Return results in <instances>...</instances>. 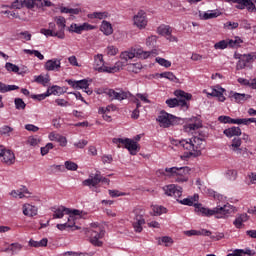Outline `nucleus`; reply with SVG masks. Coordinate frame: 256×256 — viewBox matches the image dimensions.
Returning a JSON list of instances; mask_svg holds the SVG:
<instances>
[{"label": "nucleus", "instance_id": "nucleus-1", "mask_svg": "<svg viewBox=\"0 0 256 256\" xmlns=\"http://www.w3.org/2000/svg\"><path fill=\"white\" fill-rule=\"evenodd\" d=\"M177 201L181 205L194 207L197 215H201L202 217H213L215 215L216 219H227L232 213H235V208L230 204L217 206L213 209L203 207V204L197 203L199 201V194H194L192 197L184 198L183 200L177 199Z\"/></svg>", "mask_w": 256, "mask_h": 256}, {"label": "nucleus", "instance_id": "nucleus-2", "mask_svg": "<svg viewBox=\"0 0 256 256\" xmlns=\"http://www.w3.org/2000/svg\"><path fill=\"white\" fill-rule=\"evenodd\" d=\"M204 141L205 140H203V138H199L197 136L181 140L180 146L184 148V157H199L202 149H205V145L203 144Z\"/></svg>", "mask_w": 256, "mask_h": 256}, {"label": "nucleus", "instance_id": "nucleus-3", "mask_svg": "<svg viewBox=\"0 0 256 256\" xmlns=\"http://www.w3.org/2000/svg\"><path fill=\"white\" fill-rule=\"evenodd\" d=\"M190 172L191 169L185 166L165 168V170H158L157 173H159L160 175H165V173H168V177H174L177 183H187V181H189Z\"/></svg>", "mask_w": 256, "mask_h": 256}, {"label": "nucleus", "instance_id": "nucleus-4", "mask_svg": "<svg viewBox=\"0 0 256 256\" xmlns=\"http://www.w3.org/2000/svg\"><path fill=\"white\" fill-rule=\"evenodd\" d=\"M123 65V61H118L113 66H105L103 54L94 56V69L98 71V73H117V71L123 69Z\"/></svg>", "mask_w": 256, "mask_h": 256}, {"label": "nucleus", "instance_id": "nucleus-5", "mask_svg": "<svg viewBox=\"0 0 256 256\" xmlns=\"http://www.w3.org/2000/svg\"><path fill=\"white\" fill-rule=\"evenodd\" d=\"M151 55H157V50L152 51H143L142 49H132L131 51H125L120 54V59H122L123 67L127 64V62L131 59H135V57H139L140 59H149Z\"/></svg>", "mask_w": 256, "mask_h": 256}, {"label": "nucleus", "instance_id": "nucleus-6", "mask_svg": "<svg viewBox=\"0 0 256 256\" xmlns=\"http://www.w3.org/2000/svg\"><path fill=\"white\" fill-rule=\"evenodd\" d=\"M53 219H63L65 215H69L68 221H77V219H81V212L77 209H70L64 206H60L58 208H53Z\"/></svg>", "mask_w": 256, "mask_h": 256}, {"label": "nucleus", "instance_id": "nucleus-7", "mask_svg": "<svg viewBox=\"0 0 256 256\" xmlns=\"http://www.w3.org/2000/svg\"><path fill=\"white\" fill-rule=\"evenodd\" d=\"M156 121L163 129H169V127L179 125V123H181V118L173 116V114H169L166 111L162 110L156 118Z\"/></svg>", "mask_w": 256, "mask_h": 256}, {"label": "nucleus", "instance_id": "nucleus-8", "mask_svg": "<svg viewBox=\"0 0 256 256\" xmlns=\"http://www.w3.org/2000/svg\"><path fill=\"white\" fill-rule=\"evenodd\" d=\"M112 141L115 143V145H118V147L124 145L125 149L129 151L130 155H137V153L141 151V146H139L135 140H131L129 138H114Z\"/></svg>", "mask_w": 256, "mask_h": 256}, {"label": "nucleus", "instance_id": "nucleus-9", "mask_svg": "<svg viewBox=\"0 0 256 256\" xmlns=\"http://www.w3.org/2000/svg\"><path fill=\"white\" fill-rule=\"evenodd\" d=\"M100 183H105L106 185H109L110 180L107 177L101 176V172L99 171H97L94 175L91 174L90 178L82 182L85 187H97Z\"/></svg>", "mask_w": 256, "mask_h": 256}, {"label": "nucleus", "instance_id": "nucleus-10", "mask_svg": "<svg viewBox=\"0 0 256 256\" xmlns=\"http://www.w3.org/2000/svg\"><path fill=\"white\" fill-rule=\"evenodd\" d=\"M104 93L108 95L111 101H125V99H129V96L131 95L130 92H125L123 90L116 91L115 89H107Z\"/></svg>", "mask_w": 256, "mask_h": 256}, {"label": "nucleus", "instance_id": "nucleus-11", "mask_svg": "<svg viewBox=\"0 0 256 256\" xmlns=\"http://www.w3.org/2000/svg\"><path fill=\"white\" fill-rule=\"evenodd\" d=\"M134 219L132 225L136 233H141L143 231V225H145V217L143 216V211L135 210Z\"/></svg>", "mask_w": 256, "mask_h": 256}, {"label": "nucleus", "instance_id": "nucleus-12", "mask_svg": "<svg viewBox=\"0 0 256 256\" xmlns=\"http://www.w3.org/2000/svg\"><path fill=\"white\" fill-rule=\"evenodd\" d=\"M147 13L143 10H139L133 17V25L138 29H145L147 27Z\"/></svg>", "mask_w": 256, "mask_h": 256}, {"label": "nucleus", "instance_id": "nucleus-13", "mask_svg": "<svg viewBox=\"0 0 256 256\" xmlns=\"http://www.w3.org/2000/svg\"><path fill=\"white\" fill-rule=\"evenodd\" d=\"M93 29H97V26L91 25L87 22H84L83 24H71L69 27V31L71 33H77V35H81L83 31H93Z\"/></svg>", "mask_w": 256, "mask_h": 256}, {"label": "nucleus", "instance_id": "nucleus-14", "mask_svg": "<svg viewBox=\"0 0 256 256\" xmlns=\"http://www.w3.org/2000/svg\"><path fill=\"white\" fill-rule=\"evenodd\" d=\"M174 95L176 97H180V99H178L177 107H181L182 109H189V106H187V101H190L192 97L191 94L186 93L185 91H182V90H176Z\"/></svg>", "mask_w": 256, "mask_h": 256}, {"label": "nucleus", "instance_id": "nucleus-15", "mask_svg": "<svg viewBox=\"0 0 256 256\" xmlns=\"http://www.w3.org/2000/svg\"><path fill=\"white\" fill-rule=\"evenodd\" d=\"M163 191L165 195H168V197H174L175 199H179V197L183 195L181 187H177L175 184L164 186Z\"/></svg>", "mask_w": 256, "mask_h": 256}, {"label": "nucleus", "instance_id": "nucleus-16", "mask_svg": "<svg viewBox=\"0 0 256 256\" xmlns=\"http://www.w3.org/2000/svg\"><path fill=\"white\" fill-rule=\"evenodd\" d=\"M88 233L90 235V243H92V245H95L96 247H101V245H103V242H101L99 239H103L105 231L90 230Z\"/></svg>", "mask_w": 256, "mask_h": 256}, {"label": "nucleus", "instance_id": "nucleus-17", "mask_svg": "<svg viewBox=\"0 0 256 256\" xmlns=\"http://www.w3.org/2000/svg\"><path fill=\"white\" fill-rule=\"evenodd\" d=\"M66 82L68 83V85H70V87H72V89H89V81H87V79H83V80H66Z\"/></svg>", "mask_w": 256, "mask_h": 256}, {"label": "nucleus", "instance_id": "nucleus-18", "mask_svg": "<svg viewBox=\"0 0 256 256\" xmlns=\"http://www.w3.org/2000/svg\"><path fill=\"white\" fill-rule=\"evenodd\" d=\"M203 125L201 124V119L197 117H193L190 120V123L184 126V129L187 133H191V131H197V129H201Z\"/></svg>", "mask_w": 256, "mask_h": 256}, {"label": "nucleus", "instance_id": "nucleus-19", "mask_svg": "<svg viewBox=\"0 0 256 256\" xmlns=\"http://www.w3.org/2000/svg\"><path fill=\"white\" fill-rule=\"evenodd\" d=\"M229 97L235 103H245V101H247L248 99H251V95L249 94H244V93L241 94L233 91L230 92Z\"/></svg>", "mask_w": 256, "mask_h": 256}, {"label": "nucleus", "instance_id": "nucleus-20", "mask_svg": "<svg viewBox=\"0 0 256 256\" xmlns=\"http://www.w3.org/2000/svg\"><path fill=\"white\" fill-rule=\"evenodd\" d=\"M46 71H59L61 69V60L50 59L44 65Z\"/></svg>", "mask_w": 256, "mask_h": 256}, {"label": "nucleus", "instance_id": "nucleus-21", "mask_svg": "<svg viewBox=\"0 0 256 256\" xmlns=\"http://www.w3.org/2000/svg\"><path fill=\"white\" fill-rule=\"evenodd\" d=\"M23 215L26 217H35L38 213L37 206H33L31 204H24L22 207Z\"/></svg>", "mask_w": 256, "mask_h": 256}, {"label": "nucleus", "instance_id": "nucleus-22", "mask_svg": "<svg viewBox=\"0 0 256 256\" xmlns=\"http://www.w3.org/2000/svg\"><path fill=\"white\" fill-rule=\"evenodd\" d=\"M1 157H3L2 161L6 165H13V163H15V153H13L11 150H4Z\"/></svg>", "mask_w": 256, "mask_h": 256}, {"label": "nucleus", "instance_id": "nucleus-23", "mask_svg": "<svg viewBox=\"0 0 256 256\" xmlns=\"http://www.w3.org/2000/svg\"><path fill=\"white\" fill-rule=\"evenodd\" d=\"M223 93H225V89L224 88H221V87H218V88H213L212 90H211V92L210 93H208V95L210 96V97H217L218 98V100L221 102V103H223V102H225V96L223 95Z\"/></svg>", "mask_w": 256, "mask_h": 256}, {"label": "nucleus", "instance_id": "nucleus-24", "mask_svg": "<svg viewBox=\"0 0 256 256\" xmlns=\"http://www.w3.org/2000/svg\"><path fill=\"white\" fill-rule=\"evenodd\" d=\"M40 33L42 35H45V37H57L58 39H65V34H63V32L49 30V28L48 29L42 28L40 30Z\"/></svg>", "mask_w": 256, "mask_h": 256}, {"label": "nucleus", "instance_id": "nucleus-25", "mask_svg": "<svg viewBox=\"0 0 256 256\" xmlns=\"http://www.w3.org/2000/svg\"><path fill=\"white\" fill-rule=\"evenodd\" d=\"M24 7L26 9H41L43 7V0H24Z\"/></svg>", "mask_w": 256, "mask_h": 256}, {"label": "nucleus", "instance_id": "nucleus-26", "mask_svg": "<svg viewBox=\"0 0 256 256\" xmlns=\"http://www.w3.org/2000/svg\"><path fill=\"white\" fill-rule=\"evenodd\" d=\"M57 229L59 231H65V229H72V231H78V229H81V227L75 225V220L74 221H69L64 223V224H57Z\"/></svg>", "mask_w": 256, "mask_h": 256}, {"label": "nucleus", "instance_id": "nucleus-27", "mask_svg": "<svg viewBox=\"0 0 256 256\" xmlns=\"http://www.w3.org/2000/svg\"><path fill=\"white\" fill-rule=\"evenodd\" d=\"M255 122V118H238L233 119L230 117L229 124L231 125H249L250 123Z\"/></svg>", "mask_w": 256, "mask_h": 256}, {"label": "nucleus", "instance_id": "nucleus-28", "mask_svg": "<svg viewBox=\"0 0 256 256\" xmlns=\"http://www.w3.org/2000/svg\"><path fill=\"white\" fill-rule=\"evenodd\" d=\"M23 249V245H21L20 243H12L10 244L5 250V253H9L12 252V255H17L20 253V251Z\"/></svg>", "mask_w": 256, "mask_h": 256}, {"label": "nucleus", "instance_id": "nucleus-29", "mask_svg": "<svg viewBox=\"0 0 256 256\" xmlns=\"http://www.w3.org/2000/svg\"><path fill=\"white\" fill-rule=\"evenodd\" d=\"M224 135H226V137H239V135H241V128L233 126L231 128H227L224 130Z\"/></svg>", "mask_w": 256, "mask_h": 256}, {"label": "nucleus", "instance_id": "nucleus-30", "mask_svg": "<svg viewBox=\"0 0 256 256\" xmlns=\"http://www.w3.org/2000/svg\"><path fill=\"white\" fill-rule=\"evenodd\" d=\"M249 220V216L247 214H240L233 222V225L236 229H241L243 227V223Z\"/></svg>", "mask_w": 256, "mask_h": 256}, {"label": "nucleus", "instance_id": "nucleus-31", "mask_svg": "<svg viewBox=\"0 0 256 256\" xmlns=\"http://www.w3.org/2000/svg\"><path fill=\"white\" fill-rule=\"evenodd\" d=\"M100 31L106 36L113 35V26L111 25V22L103 20L100 26Z\"/></svg>", "mask_w": 256, "mask_h": 256}, {"label": "nucleus", "instance_id": "nucleus-32", "mask_svg": "<svg viewBox=\"0 0 256 256\" xmlns=\"http://www.w3.org/2000/svg\"><path fill=\"white\" fill-rule=\"evenodd\" d=\"M55 22H56V25L58 26L57 32L65 35V27H66V23H67V21L65 20V17L59 16L55 19Z\"/></svg>", "mask_w": 256, "mask_h": 256}, {"label": "nucleus", "instance_id": "nucleus-33", "mask_svg": "<svg viewBox=\"0 0 256 256\" xmlns=\"http://www.w3.org/2000/svg\"><path fill=\"white\" fill-rule=\"evenodd\" d=\"M232 151H234L235 153H237V155H240L241 151H243V149H241V139L240 138H234L232 140Z\"/></svg>", "mask_w": 256, "mask_h": 256}, {"label": "nucleus", "instance_id": "nucleus-34", "mask_svg": "<svg viewBox=\"0 0 256 256\" xmlns=\"http://www.w3.org/2000/svg\"><path fill=\"white\" fill-rule=\"evenodd\" d=\"M19 86L17 85H7L5 83L0 82V93H8V91H17Z\"/></svg>", "mask_w": 256, "mask_h": 256}, {"label": "nucleus", "instance_id": "nucleus-35", "mask_svg": "<svg viewBox=\"0 0 256 256\" xmlns=\"http://www.w3.org/2000/svg\"><path fill=\"white\" fill-rule=\"evenodd\" d=\"M158 33L159 35L167 37L168 35H171V33H173V30L169 25H161L160 27H158Z\"/></svg>", "mask_w": 256, "mask_h": 256}, {"label": "nucleus", "instance_id": "nucleus-36", "mask_svg": "<svg viewBox=\"0 0 256 256\" xmlns=\"http://www.w3.org/2000/svg\"><path fill=\"white\" fill-rule=\"evenodd\" d=\"M109 17L108 12H93L88 14V19H107Z\"/></svg>", "mask_w": 256, "mask_h": 256}, {"label": "nucleus", "instance_id": "nucleus-37", "mask_svg": "<svg viewBox=\"0 0 256 256\" xmlns=\"http://www.w3.org/2000/svg\"><path fill=\"white\" fill-rule=\"evenodd\" d=\"M200 17L204 21H207L209 19H215V18L219 17V14L213 10H209V11L205 12L202 16L200 15Z\"/></svg>", "mask_w": 256, "mask_h": 256}, {"label": "nucleus", "instance_id": "nucleus-38", "mask_svg": "<svg viewBox=\"0 0 256 256\" xmlns=\"http://www.w3.org/2000/svg\"><path fill=\"white\" fill-rule=\"evenodd\" d=\"M111 111H117V107L114 104H110L106 107H100L98 109L99 114L111 113Z\"/></svg>", "mask_w": 256, "mask_h": 256}, {"label": "nucleus", "instance_id": "nucleus-39", "mask_svg": "<svg viewBox=\"0 0 256 256\" xmlns=\"http://www.w3.org/2000/svg\"><path fill=\"white\" fill-rule=\"evenodd\" d=\"M227 47H229L227 39L226 40H221V41L214 44V49H216V50L223 51V49H227Z\"/></svg>", "mask_w": 256, "mask_h": 256}, {"label": "nucleus", "instance_id": "nucleus-40", "mask_svg": "<svg viewBox=\"0 0 256 256\" xmlns=\"http://www.w3.org/2000/svg\"><path fill=\"white\" fill-rule=\"evenodd\" d=\"M161 77H164V79H168L169 81H173L174 83H177L179 79L173 74V72H164L160 74Z\"/></svg>", "mask_w": 256, "mask_h": 256}, {"label": "nucleus", "instance_id": "nucleus-41", "mask_svg": "<svg viewBox=\"0 0 256 256\" xmlns=\"http://www.w3.org/2000/svg\"><path fill=\"white\" fill-rule=\"evenodd\" d=\"M228 41V47H239L241 43H243V40L239 37H235V39H227Z\"/></svg>", "mask_w": 256, "mask_h": 256}, {"label": "nucleus", "instance_id": "nucleus-42", "mask_svg": "<svg viewBox=\"0 0 256 256\" xmlns=\"http://www.w3.org/2000/svg\"><path fill=\"white\" fill-rule=\"evenodd\" d=\"M64 165L68 171H77L79 169V165L73 161H66Z\"/></svg>", "mask_w": 256, "mask_h": 256}, {"label": "nucleus", "instance_id": "nucleus-43", "mask_svg": "<svg viewBox=\"0 0 256 256\" xmlns=\"http://www.w3.org/2000/svg\"><path fill=\"white\" fill-rule=\"evenodd\" d=\"M62 92H63V88L59 86H52L50 89H48L49 95H61Z\"/></svg>", "mask_w": 256, "mask_h": 256}, {"label": "nucleus", "instance_id": "nucleus-44", "mask_svg": "<svg viewBox=\"0 0 256 256\" xmlns=\"http://www.w3.org/2000/svg\"><path fill=\"white\" fill-rule=\"evenodd\" d=\"M142 69L141 63H134L128 65V70L132 71V73H138Z\"/></svg>", "mask_w": 256, "mask_h": 256}, {"label": "nucleus", "instance_id": "nucleus-45", "mask_svg": "<svg viewBox=\"0 0 256 256\" xmlns=\"http://www.w3.org/2000/svg\"><path fill=\"white\" fill-rule=\"evenodd\" d=\"M25 0H15L11 6L10 9H23V7H25Z\"/></svg>", "mask_w": 256, "mask_h": 256}, {"label": "nucleus", "instance_id": "nucleus-46", "mask_svg": "<svg viewBox=\"0 0 256 256\" xmlns=\"http://www.w3.org/2000/svg\"><path fill=\"white\" fill-rule=\"evenodd\" d=\"M156 63H159L162 67H171V61L166 60L165 58L156 57Z\"/></svg>", "mask_w": 256, "mask_h": 256}, {"label": "nucleus", "instance_id": "nucleus-47", "mask_svg": "<svg viewBox=\"0 0 256 256\" xmlns=\"http://www.w3.org/2000/svg\"><path fill=\"white\" fill-rule=\"evenodd\" d=\"M5 68H6L8 71L12 72V73H19V66L15 65V64H13V63L7 62V63L5 64Z\"/></svg>", "mask_w": 256, "mask_h": 256}, {"label": "nucleus", "instance_id": "nucleus-48", "mask_svg": "<svg viewBox=\"0 0 256 256\" xmlns=\"http://www.w3.org/2000/svg\"><path fill=\"white\" fill-rule=\"evenodd\" d=\"M246 2V9L249 13H256V6L252 0H245Z\"/></svg>", "mask_w": 256, "mask_h": 256}, {"label": "nucleus", "instance_id": "nucleus-49", "mask_svg": "<svg viewBox=\"0 0 256 256\" xmlns=\"http://www.w3.org/2000/svg\"><path fill=\"white\" fill-rule=\"evenodd\" d=\"M231 3H237V5L235 7H236V9H240L241 11H243V9H245V7H247L246 0H232Z\"/></svg>", "mask_w": 256, "mask_h": 256}, {"label": "nucleus", "instance_id": "nucleus-50", "mask_svg": "<svg viewBox=\"0 0 256 256\" xmlns=\"http://www.w3.org/2000/svg\"><path fill=\"white\" fill-rule=\"evenodd\" d=\"M153 211L155 213V215H163V213H167V208H165L164 206H153Z\"/></svg>", "mask_w": 256, "mask_h": 256}, {"label": "nucleus", "instance_id": "nucleus-51", "mask_svg": "<svg viewBox=\"0 0 256 256\" xmlns=\"http://www.w3.org/2000/svg\"><path fill=\"white\" fill-rule=\"evenodd\" d=\"M146 45L147 47H155L157 45V36H149L146 39Z\"/></svg>", "mask_w": 256, "mask_h": 256}, {"label": "nucleus", "instance_id": "nucleus-52", "mask_svg": "<svg viewBox=\"0 0 256 256\" xmlns=\"http://www.w3.org/2000/svg\"><path fill=\"white\" fill-rule=\"evenodd\" d=\"M35 82L36 83H40V85H47V83H49V78L44 77L42 75L39 76H35Z\"/></svg>", "mask_w": 256, "mask_h": 256}, {"label": "nucleus", "instance_id": "nucleus-53", "mask_svg": "<svg viewBox=\"0 0 256 256\" xmlns=\"http://www.w3.org/2000/svg\"><path fill=\"white\" fill-rule=\"evenodd\" d=\"M14 103H15L16 109H25V107H27V104H25V102L21 98H16L14 100Z\"/></svg>", "mask_w": 256, "mask_h": 256}, {"label": "nucleus", "instance_id": "nucleus-54", "mask_svg": "<svg viewBox=\"0 0 256 256\" xmlns=\"http://www.w3.org/2000/svg\"><path fill=\"white\" fill-rule=\"evenodd\" d=\"M242 59H243L246 63H251V61H255V59H256V54H255V53L243 54Z\"/></svg>", "mask_w": 256, "mask_h": 256}, {"label": "nucleus", "instance_id": "nucleus-55", "mask_svg": "<svg viewBox=\"0 0 256 256\" xmlns=\"http://www.w3.org/2000/svg\"><path fill=\"white\" fill-rule=\"evenodd\" d=\"M110 197H125V192H120L119 190H108Z\"/></svg>", "mask_w": 256, "mask_h": 256}, {"label": "nucleus", "instance_id": "nucleus-56", "mask_svg": "<svg viewBox=\"0 0 256 256\" xmlns=\"http://www.w3.org/2000/svg\"><path fill=\"white\" fill-rule=\"evenodd\" d=\"M166 105H168V107H170V108L177 107V105H179V99L170 98V99L166 100Z\"/></svg>", "mask_w": 256, "mask_h": 256}, {"label": "nucleus", "instance_id": "nucleus-57", "mask_svg": "<svg viewBox=\"0 0 256 256\" xmlns=\"http://www.w3.org/2000/svg\"><path fill=\"white\" fill-rule=\"evenodd\" d=\"M119 53V49L115 46H108L107 47V54L110 55L111 57L117 55Z\"/></svg>", "mask_w": 256, "mask_h": 256}, {"label": "nucleus", "instance_id": "nucleus-58", "mask_svg": "<svg viewBox=\"0 0 256 256\" xmlns=\"http://www.w3.org/2000/svg\"><path fill=\"white\" fill-rule=\"evenodd\" d=\"M89 141L87 140H80L78 142L74 143V147H77V149H85L87 147Z\"/></svg>", "mask_w": 256, "mask_h": 256}, {"label": "nucleus", "instance_id": "nucleus-59", "mask_svg": "<svg viewBox=\"0 0 256 256\" xmlns=\"http://www.w3.org/2000/svg\"><path fill=\"white\" fill-rule=\"evenodd\" d=\"M184 235H186V237L201 236V232H199V230H187L184 231Z\"/></svg>", "mask_w": 256, "mask_h": 256}, {"label": "nucleus", "instance_id": "nucleus-60", "mask_svg": "<svg viewBox=\"0 0 256 256\" xmlns=\"http://www.w3.org/2000/svg\"><path fill=\"white\" fill-rule=\"evenodd\" d=\"M49 97V92L47 91L44 94L32 95V99H37L38 101H43Z\"/></svg>", "mask_w": 256, "mask_h": 256}, {"label": "nucleus", "instance_id": "nucleus-61", "mask_svg": "<svg viewBox=\"0 0 256 256\" xmlns=\"http://www.w3.org/2000/svg\"><path fill=\"white\" fill-rule=\"evenodd\" d=\"M13 131V128L9 127V126H3L1 129H0V133L1 135H9L11 132Z\"/></svg>", "mask_w": 256, "mask_h": 256}, {"label": "nucleus", "instance_id": "nucleus-62", "mask_svg": "<svg viewBox=\"0 0 256 256\" xmlns=\"http://www.w3.org/2000/svg\"><path fill=\"white\" fill-rule=\"evenodd\" d=\"M25 129H26V131H32V133H37V131H39V127H37L33 124H26Z\"/></svg>", "mask_w": 256, "mask_h": 256}, {"label": "nucleus", "instance_id": "nucleus-63", "mask_svg": "<svg viewBox=\"0 0 256 256\" xmlns=\"http://www.w3.org/2000/svg\"><path fill=\"white\" fill-rule=\"evenodd\" d=\"M224 25L227 29H237L239 27V23L231 21L226 22Z\"/></svg>", "mask_w": 256, "mask_h": 256}, {"label": "nucleus", "instance_id": "nucleus-64", "mask_svg": "<svg viewBox=\"0 0 256 256\" xmlns=\"http://www.w3.org/2000/svg\"><path fill=\"white\" fill-rule=\"evenodd\" d=\"M248 179L250 181L249 185H256V173L252 172L248 174Z\"/></svg>", "mask_w": 256, "mask_h": 256}]
</instances>
